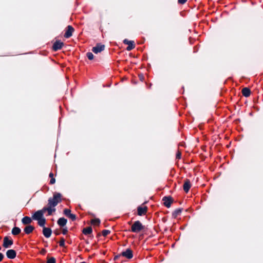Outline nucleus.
<instances>
[{
  "mask_svg": "<svg viewBox=\"0 0 263 263\" xmlns=\"http://www.w3.org/2000/svg\"><path fill=\"white\" fill-rule=\"evenodd\" d=\"M52 206H50L49 205H48V210L47 211L48 212V215H51L52 212L55 211V209L54 208L52 209Z\"/></svg>",
  "mask_w": 263,
  "mask_h": 263,
  "instance_id": "b1692460",
  "label": "nucleus"
},
{
  "mask_svg": "<svg viewBox=\"0 0 263 263\" xmlns=\"http://www.w3.org/2000/svg\"><path fill=\"white\" fill-rule=\"evenodd\" d=\"M4 257V255L2 253H0V261H2Z\"/></svg>",
  "mask_w": 263,
  "mask_h": 263,
  "instance_id": "c9c22d12",
  "label": "nucleus"
},
{
  "mask_svg": "<svg viewBox=\"0 0 263 263\" xmlns=\"http://www.w3.org/2000/svg\"><path fill=\"white\" fill-rule=\"evenodd\" d=\"M80 263H86V262H85V261H83V262H80Z\"/></svg>",
  "mask_w": 263,
  "mask_h": 263,
  "instance_id": "58836bf2",
  "label": "nucleus"
},
{
  "mask_svg": "<svg viewBox=\"0 0 263 263\" xmlns=\"http://www.w3.org/2000/svg\"><path fill=\"white\" fill-rule=\"evenodd\" d=\"M54 233H55V234L57 235H59V234H60V233H59V232H54Z\"/></svg>",
  "mask_w": 263,
  "mask_h": 263,
  "instance_id": "4c0bfd02",
  "label": "nucleus"
},
{
  "mask_svg": "<svg viewBox=\"0 0 263 263\" xmlns=\"http://www.w3.org/2000/svg\"><path fill=\"white\" fill-rule=\"evenodd\" d=\"M34 229V227L31 225L27 226L24 229V232L26 234H29L33 232Z\"/></svg>",
  "mask_w": 263,
  "mask_h": 263,
  "instance_id": "dca6fc26",
  "label": "nucleus"
},
{
  "mask_svg": "<svg viewBox=\"0 0 263 263\" xmlns=\"http://www.w3.org/2000/svg\"><path fill=\"white\" fill-rule=\"evenodd\" d=\"M122 255L127 259H131L133 257V251L130 249H127L125 251L122 253Z\"/></svg>",
  "mask_w": 263,
  "mask_h": 263,
  "instance_id": "9d476101",
  "label": "nucleus"
},
{
  "mask_svg": "<svg viewBox=\"0 0 263 263\" xmlns=\"http://www.w3.org/2000/svg\"><path fill=\"white\" fill-rule=\"evenodd\" d=\"M13 241L12 239H9L8 236H5L4 238L3 246L5 248H10L13 245Z\"/></svg>",
  "mask_w": 263,
  "mask_h": 263,
  "instance_id": "20e7f679",
  "label": "nucleus"
},
{
  "mask_svg": "<svg viewBox=\"0 0 263 263\" xmlns=\"http://www.w3.org/2000/svg\"><path fill=\"white\" fill-rule=\"evenodd\" d=\"M144 229V226L139 221H136L131 227V232L138 233Z\"/></svg>",
  "mask_w": 263,
  "mask_h": 263,
  "instance_id": "f03ea898",
  "label": "nucleus"
},
{
  "mask_svg": "<svg viewBox=\"0 0 263 263\" xmlns=\"http://www.w3.org/2000/svg\"><path fill=\"white\" fill-rule=\"evenodd\" d=\"M55 179L54 177H52V178H51L50 180V184H53L55 183Z\"/></svg>",
  "mask_w": 263,
  "mask_h": 263,
  "instance_id": "473e14b6",
  "label": "nucleus"
},
{
  "mask_svg": "<svg viewBox=\"0 0 263 263\" xmlns=\"http://www.w3.org/2000/svg\"><path fill=\"white\" fill-rule=\"evenodd\" d=\"M44 217V215L41 211H37L35 212L32 216V219L34 220L37 221L38 220Z\"/></svg>",
  "mask_w": 263,
  "mask_h": 263,
  "instance_id": "1a4fd4ad",
  "label": "nucleus"
},
{
  "mask_svg": "<svg viewBox=\"0 0 263 263\" xmlns=\"http://www.w3.org/2000/svg\"><path fill=\"white\" fill-rule=\"evenodd\" d=\"M68 217L70 218L72 221H74L76 219V216L73 214H71Z\"/></svg>",
  "mask_w": 263,
  "mask_h": 263,
  "instance_id": "c756f323",
  "label": "nucleus"
},
{
  "mask_svg": "<svg viewBox=\"0 0 263 263\" xmlns=\"http://www.w3.org/2000/svg\"><path fill=\"white\" fill-rule=\"evenodd\" d=\"M65 239L63 237L61 238L59 241V246L62 247H65Z\"/></svg>",
  "mask_w": 263,
  "mask_h": 263,
  "instance_id": "a878e982",
  "label": "nucleus"
},
{
  "mask_svg": "<svg viewBox=\"0 0 263 263\" xmlns=\"http://www.w3.org/2000/svg\"><path fill=\"white\" fill-rule=\"evenodd\" d=\"M123 43L125 44L128 45V46L126 47L127 51H130L135 47V43L133 41H129L127 39H125L123 41Z\"/></svg>",
  "mask_w": 263,
  "mask_h": 263,
  "instance_id": "39448f33",
  "label": "nucleus"
},
{
  "mask_svg": "<svg viewBox=\"0 0 263 263\" xmlns=\"http://www.w3.org/2000/svg\"><path fill=\"white\" fill-rule=\"evenodd\" d=\"M191 187V182L189 179H186L183 186V189L185 193H188Z\"/></svg>",
  "mask_w": 263,
  "mask_h": 263,
  "instance_id": "f8f14e48",
  "label": "nucleus"
},
{
  "mask_svg": "<svg viewBox=\"0 0 263 263\" xmlns=\"http://www.w3.org/2000/svg\"><path fill=\"white\" fill-rule=\"evenodd\" d=\"M64 214L67 217H68L71 213L70 210L68 209H65L64 210Z\"/></svg>",
  "mask_w": 263,
  "mask_h": 263,
  "instance_id": "bb28decb",
  "label": "nucleus"
},
{
  "mask_svg": "<svg viewBox=\"0 0 263 263\" xmlns=\"http://www.w3.org/2000/svg\"><path fill=\"white\" fill-rule=\"evenodd\" d=\"M110 233V231L108 230H104L102 232V234L103 236L105 237Z\"/></svg>",
  "mask_w": 263,
  "mask_h": 263,
  "instance_id": "cd10ccee",
  "label": "nucleus"
},
{
  "mask_svg": "<svg viewBox=\"0 0 263 263\" xmlns=\"http://www.w3.org/2000/svg\"><path fill=\"white\" fill-rule=\"evenodd\" d=\"M21 232V230L20 228L14 227L12 230V234L13 235H17L19 234Z\"/></svg>",
  "mask_w": 263,
  "mask_h": 263,
  "instance_id": "412c9836",
  "label": "nucleus"
},
{
  "mask_svg": "<svg viewBox=\"0 0 263 263\" xmlns=\"http://www.w3.org/2000/svg\"><path fill=\"white\" fill-rule=\"evenodd\" d=\"M49 177H50L51 178H52V177H53V174L52 173H50L49 174Z\"/></svg>",
  "mask_w": 263,
  "mask_h": 263,
  "instance_id": "e433bc0d",
  "label": "nucleus"
},
{
  "mask_svg": "<svg viewBox=\"0 0 263 263\" xmlns=\"http://www.w3.org/2000/svg\"><path fill=\"white\" fill-rule=\"evenodd\" d=\"M62 195L59 193H55L52 198H49L48 199V205L53 208L57 206L58 203L61 201Z\"/></svg>",
  "mask_w": 263,
  "mask_h": 263,
  "instance_id": "f257e3e1",
  "label": "nucleus"
},
{
  "mask_svg": "<svg viewBox=\"0 0 263 263\" xmlns=\"http://www.w3.org/2000/svg\"><path fill=\"white\" fill-rule=\"evenodd\" d=\"M182 212L181 209H176L172 213V216L174 218H176L178 215H180Z\"/></svg>",
  "mask_w": 263,
  "mask_h": 263,
  "instance_id": "4be33fe9",
  "label": "nucleus"
},
{
  "mask_svg": "<svg viewBox=\"0 0 263 263\" xmlns=\"http://www.w3.org/2000/svg\"><path fill=\"white\" fill-rule=\"evenodd\" d=\"M82 232L85 235H89L92 233V229L91 227H88L84 228Z\"/></svg>",
  "mask_w": 263,
  "mask_h": 263,
  "instance_id": "6ab92c4d",
  "label": "nucleus"
},
{
  "mask_svg": "<svg viewBox=\"0 0 263 263\" xmlns=\"http://www.w3.org/2000/svg\"><path fill=\"white\" fill-rule=\"evenodd\" d=\"M67 222V220L64 217H61L58 219L57 223L60 227H63L66 224Z\"/></svg>",
  "mask_w": 263,
  "mask_h": 263,
  "instance_id": "f3484780",
  "label": "nucleus"
},
{
  "mask_svg": "<svg viewBox=\"0 0 263 263\" xmlns=\"http://www.w3.org/2000/svg\"><path fill=\"white\" fill-rule=\"evenodd\" d=\"M147 206H145L144 207H142L141 206H139L137 208L138 215L139 216H142L147 212Z\"/></svg>",
  "mask_w": 263,
  "mask_h": 263,
  "instance_id": "ddd939ff",
  "label": "nucleus"
},
{
  "mask_svg": "<svg viewBox=\"0 0 263 263\" xmlns=\"http://www.w3.org/2000/svg\"><path fill=\"white\" fill-rule=\"evenodd\" d=\"M52 233L51 229L49 228L44 227L43 229V234L46 238L50 237Z\"/></svg>",
  "mask_w": 263,
  "mask_h": 263,
  "instance_id": "4468645a",
  "label": "nucleus"
},
{
  "mask_svg": "<svg viewBox=\"0 0 263 263\" xmlns=\"http://www.w3.org/2000/svg\"><path fill=\"white\" fill-rule=\"evenodd\" d=\"M105 49V46L104 45L101 44H98L95 47H93L92 49V51L95 53H98L103 51Z\"/></svg>",
  "mask_w": 263,
  "mask_h": 263,
  "instance_id": "423d86ee",
  "label": "nucleus"
},
{
  "mask_svg": "<svg viewBox=\"0 0 263 263\" xmlns=\"http://www.w3.org/2000/svg\"><path fill=\"white\" fill-rule=\"evenodd\" d=\"M162 201H163L164 206L169 208L171 206V204L173 203V199L170 196H164L162 198Z\"/></svg>",
  "mask_w": 263,
  "mask_h": 263,
  "instance_id": "7ed1b4c3",
  "label": "nucleus"
},
{
  "mask_svg": "<svg viewBox=\"0 0 263 263\" xmlns=\"http://www.w3.org/2000/svg\"><path fill=\"white\" fill-rule=\"evenodd\" d=\"M74 30V28L71 26L68 25L67 27L66 32L64 34V37L67 39L71 37L72 35V33L73 32Z\"/></svg>",
  "mask_w": 263,
  "mask_h": 263,
  "instance_id": "6e6552de",
  "label": "nucleus"
},
{
  "mask_svg": "<svg viewBox=\"0 0 263 263\" xmlns=\"http://www.w3.org/2000/svg\"><path fill=\"white\" fill-rule=\"evenodd\" d=\"M68 232V230L67 228H64L62 230V234L64 235H65Z\"/></svg>",
  "mask_w": 263,
  "mask_h": 263,
  "instance_id": "f704fd0d",
  "label": "nucleus"
},
{
  "mask_svg": "<svg viewBox=\"0 0 263 263\" xmlns=\"http://www.w3.org/2000/svg\"><path fill=\"white\" fill-rule=\"evenodd\" d=\"M91 222L93 225L99 226L100 223V220L98 218H95L91 220Z\"/></svg>",
  "mask_w": 263,
  "mask_h": 263,
  "instance_id": "5701e85b",
  "label": "nucleus"
},
{
  "mask_svg": "<svg viewBox=\"0 0 263 263\" xmlns=\"http://www.w3.org/2000/svg\"><path fill=\"white\" fill-rule=\"evenodd\" d=\"M46 220L44 217L39 219L37 220V224L39 226L43 227H45V224H46Z\"/></svg>",
  "mask_w": 263,
  "mask_h": 263,
  "instance_id": "aec40b11",
  "label": "nucleus"
},
{
  "mask_svg": "<svg viewBox=\"0 0 263 263\" xmlns=\"http://www.w3.org/2000/svg\"><path fill=\"white\" fill-rule=\"evenodd\" d=\"M187 0H178V3L179 4H185Z\"/></svg>",
  "mask_w": 263,
  "mask_h": 263,
  "instance_id": "2f4dec72",
  "label": "nucleus"
},
{
  "mask_svg": "<svg viewBox=\"0 0 263 263\" xmlns=\"http://www.w3.org/2000/svg\"><path fill=\"white\" fill-rule=\"evenodd\" d=\"M181 157V153L180 152L178 151V152L176 154V158L177 159H180Z\"/></svg>",
  "mask_w": 263,
  "mask_h": 263,
  "instance_id": "7c9ffc66",
  "label": "nucleus"
},
{
  "mask_svg": "<svg viewBox=\"0 0 263 263\" xmlns=\"http://www.w3.org/2000/svg\"><path fill=\"white\" fill-rule=\"evenodd\" d=\"M56 260L54 257H51L48 258L46 263H55Z\"/></svg>",
  "mask_w": 263,
  "mask_h": 263,
  "instance_id": "393cba45",
  "label": "nucleus"
},
{
  "mask_svg": "<svg viewBox=\"0 0 263 263\" xmlns=\"http://www.w3.org/2000/svg\"><path fill=\"white\" fill-rule=\"evenodd\" d=\"M86 56L87 58L90 60H91L93 59V54L90 52H87L86 53Z\"/></svg>",
  "mask_w": 263,
  "mask_h": 263,
  "instance_id": "c85d7f7f",
  "label": "nucleus"
},
{
  "mask_svg": "<svg viewBox=\"0 0 263 263\" xmlns=\"http://www.w3.org/2000/svg\"><path fill=\"white\" fill-rule=\"evenodd\" d=\"M63 45L64 43L62 42L59 40L56 41L53 44L52 49L54 51H58L62 48Z\"/></svg>",
  "mask_w": 263,
  "mask_h": 263,
  "instance_id": "0eeeda50",
  "label": "nucleus"
},
{
  "mask_svg": "<svg viewBox=\"0 0 263 263\" xmlns=\"http://www.w3.org/2000/svg\"><path fill=\"white\" fill-rule=\"evenodd\" d=\"M48 210V207H44L42 210H41L40 211H41L43 213V214L44 215V214L45 213V212H46Z\"/></svg>",
  "mask_w": 263,
  "mask_h": 263,
  "instance_id": "72a5a7b5",
  "label": "nucleus"
},
{
  "mask_svg": "<svg viewBox=\"0 0 263 263\" xmlns=\"http://www.w3.org/2000/svg\"><path fill=\"white\" fill-rule=\"evenodd\" d=\"M32 217L30 218L28 216H25L22 219V222L25 225H29L32 222Z\"/></svg>",
  "mask_w": 263,
  "mask_h": 263,
  "instance_id": "2eb2a0df",
  "label": "nucleus"
},
{
  "mask_svg": "<svg viewBox=\"0 0 263 263\" xmlns=\"http://www.w3.org/2000/svg\"><path fill=\"white\" fill-rule=\"evenodd\" d=\"M6 256L9 259H14L16 257V252L14 250H8L6 252Z\"/></svg>",
  "mask_w": 263,
  "mask_h": 263,
  "instance_id": "9b49d317",
  "label": "nucleus"
},
{
  "mask_svg": "<svg viewBox=\"0 0 263 263\" xmlns=\"http://www.w3.org/2000/svg\"><path fill=\"white\" fill-rule=\"evenodd\" d=\"M242 94L245 97H248L250 96L251 91L248 87H245L242 89Z\"/></svg>",
  "mask_w": 263,
  "mask_h": 263,
  "instance_id": "a211bd4d",
  "label": "nucleus"
}]
</instances>
